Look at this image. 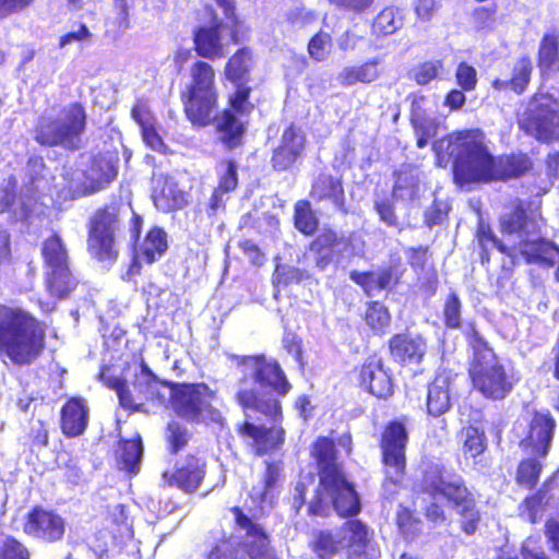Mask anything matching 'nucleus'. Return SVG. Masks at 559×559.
<instances>
[{"label": "nucleus", "mask_w": 559, "mask_h": 559, "mask_svg": "<svg viewBox=\"0 0 559 559\" xmlns=\"http://www.w3.org/2000/svg\"><path fill=\"white\" fill-rule=\"evenodd\" d=\"M432 148L439 159L452 162L453 179L461 186L507 182L533 169V160L526 153L491 155L477 130L449 133L436 141Z\"/></svg>", "instance_id": "nucleus-1"}, {"label": "nucleus", "mask_w": 559, "mask_h": 559, "mask_svg": "<svg viewBox=\"0 0 559 559\" xmlns=\"http://www.w3.org/2000/svg\"><path fill=\"white\" fill-rule=\"evenodd\" d=\"M179 100L193 129L214 126L218 141L227 151L243 145L247 126L241 116L226 109L219 111L221 92L212 63L194 60L190 64L187 81L179 90Z\"/></svg>", "instance_id": "nucleus-2"}, {"label": "nucleus", "mask_w": 559, "mask_h": 559, "mask_svg": "<svg viewBox=\"0 0 559 559\" xmlns=\"http://www.w3.org/2000/svg\"><path fill=\"white\" fill-rule=\"evenodd\" d=\"M179 100L193 129L214 126L218 141L227 151L243 145L247 126L241 116L226 109L219 111L221 92L212 63L194 60L190 64L187 81L179 90Z\"/></svg>", "instance_id": "nucleus-3"}, {"label": "nucleus", "mask_w": 559, "mask_h": 559, "mask_svg": "<svg viewBox=\"0 0 559 559\" xmlns=\"http://www.w3.org/2000/svg\"><path fill=\"white\" fill-rule=\"evenodd\" d=\"M239 389L237 400L243 408H252L267 416L281 412L274 393L286 394L290 385L278 364L264 355L237 357Z\"/></svg>", "instance_id": "nucleus-4"}, {"label": "nucleus", "mask_w": 559, "mask_h": 559, "mask_svg": "<svg viewBox=\"0 0 559 559\" xmlns=\"http://www.w3.org/2000/svg\"><path fill=\"white\" fill-rule=\"evenodd\" d=\"M313 456L320 467V481L309 502V512L328 515L334 510L340 516H352L360 511L358 496L334 460V444L320 438L313 445Z\"/></svg>", "instance_id": "nucleus-5"}, {"label": "nucleus", "mask_w": 559, "mask_h": 559, "mask_svg": "<svg viewBox=\"0 0 559 559\" xmlns=\"http://www.w3.org/2000/svg\"><path fill=\"white\" fill-rule=\"evenodd\" d=\"M39 322L21 308L0 306V350L14 364H31L44 348Z\"/></svg>", "instance_id": "nucleus-6"}, {"label": "nucleus", "mask_w": 559, "mask_h": 559, "mask_svg": "<svg viewBox=\"0 0 559 559\" xmlns=\"http://www.w3.org/2000/svg\"><path fill=\"white\" fill-rule=\"evenodd\" d=\"M466 335L474 350L469 369L474 388L486 397L503 399L513 388L512 377L473 325L468 326Z\"/></svg>", "instance_id": "nucleus-7"}, {"label": "nucleus", "mask_w": 559, "mask_h": 559, "mask_svg": "<svg viewBox=\"0 0 559 559\" xmlns=\"http://www.w3.org/2000/svg\"><path fill=\"white\" fill-rule=\"evenodd\" d=\"M424 486L431 496H441L451 503L461 516L462 530L467 535L476 532L480 514L476 508L474 495L460 476L431 471L426 474Z\"/></svg>", "instance_id": "nucleus-8"}, {"label": "nucleus", "mask_w": 559, "mask_h": 559, "mask_svg": "<svg viewBox=\"0 0 559 559\" xmlns=\"http://www.w3.org/2000/svg\"><path fill=\"white\" fill-rule=\"evenodd\" d=\"M62 119L41 121L36 128L35 141L43 146H62L70 151L79 148L81 135L86 128V111L82 103H70L62 110Z\"/></svg>", "instance_id": "nucleus-9"}, {"label": "nucleus", "mask_w": 559, "mask_h": 559, "mask_svg": "<svg viewBox=\"0 0 559 559\" xmlns=\"http://www.w3.org/2000/svg\"><path fill=\"white\" fill-rule=\"evenodd\" d=\"M143 218L133 213L129 223V237L121 235L118 224V216L110 212L108 206L95 211L88 224L90 245H115L117 241H124L128 245H140Z\"/></svg>", "instance_id": "nucleus-10"}, {"label": "nucleus", "mask_w": 559, "mask_h": 559, "mask_svg": "<svg viewBox=\"0 0 559 559\" xmlns=\"http://www.w3.org/2000/svg\"><path fill=\"white\" fill-rule=\"evenodd\" d=\"M500 231L518 239L519 245H555L542 236L540 225L530 213V204L516 199L509 204L508 212L499 217Z\"/></svg>", "instance_id": "nucleus-11"}, {"label": "nucleus", "mask_w": 559, "mask_h": 559, "mask_svg": "<svg viewBox=\"0 0 559 559\" xmlns=\"http://www.w3.org/2000/svg\"><path fill=\"white\" fill-rule=\"evenodd\" d=\"M520 129L537 141L549 144L559 140V112L549 103H542L536 95L519 118Z\"/></svg>", "instance_id": "nucleus-12"}, {"label": "nucleus", "mask_w": 559, "mask_h": 559, "mask_svg": "<svg viewBox=\"0 0 559 559\" xmlns=\"http://www.w3.org/2000/svg\"><path fill=\"white\" fill-rule=\"evenodd\" d=\"M110 386L117 391L124 407L138 408L144 401L160 400V382L143 361L135 368L131 383L115 379Z\"/></svg>", "instance_id": "nucleus-13"}, {"label": "nucleus", "mask_w": 559, "mask_h": 559, "mask_svg": "<svg viewBox=\"0 0 559 559\" xmlns=\"http://www.w3.org/2000/svg\"><path fill=\"white\" fill-rule=\"evenodd\" d=\"M407 435L400 423H391L384 430L381 440L382 460L385 467V490L389 486L397 485L405 469V445Z\"/></svg>", "instance_id": "nucleus-14"}, {"label": "nucleus", "mask_w": 559, "mask_h": 559, "mask_svg": "<svg viewBox=\"0 0 559 559\" xmlns=\"http://www.w3.org/2000/svg\"><path fill=\"white\" fill-rule=\"evenodd\" d=\"M307 135L295 122L287 124L272 148L270 164L274 171L293 170L306 156Z\"/></svg>", "instance_id": "nucleus-15"}, {"label": "nucleus", "mask_w": 559, "mask_h": 559, "mask_svg": "<svg viewBox=\"0 0 559 559\" xmlns=\"http://www.w3.org/2000/svg\"><path fill=\"white\" fill-rule=\"evenodd\" d=\"M213 392L204 384L181 385L171 392V404L175 412L187 419H203L212 413Z\"/></svg>", "instance_id": "nucleus-16"}, {"label": "nucleus", "mask_w": 559, "mask_h": 559, "mask_svg": "<svg viewBox=\"0 0 559 559\" xmlns=\"http://www.w3.org/2000/svg\"><path fill=\"white\" fill-rule=\"evenodd\" d=\"M43 255L47 265V287L58 297H64L74 286L68 266V257L64 247H44Z\"/></svg>", "instance_id": "nucleus-17"}, {"label": "nucleus", "mask_w": 559, "mask_h": 559, "mask_svg": "<svg viewBox=\"0 0 559 559\" xmlns=\"http://www.w3.org/2000/svg\"><path fill=\"white\" fill-rule=\"evenodd\" d=\"M64 531V520L58 513L43 508L29 512L24 524L27 535L48 543L61 539Z\"/></svg>", "instance_id": "nucleus-18"}, {"label": "nucleus", "mask_w": 559, "mask_h": 559, "mask_svg": "<svg viewBox=\"0 0 559 559\" xmlns=\"http://www.w3.org/2000/svg\"><path fill=\"white\" fill-rule=\"evenodd\" d=\"M192 40L193 50L199 57L198 60L210 63V61L221 60L226 56L221 21L215 20L209 25L195 27Z\"/></svg>", "instance_id": "nucleus-19"}, {"label": "nucleus", "mask_w": 559, "mask_h": 559, "mask_svg": "<svg viewBox=\"0 0 559 559\" xmlns=\"http://www.w3.org/2000/svg\"><path fill=\"white\" fill-rule=\"evenodd\" d=\"M554 429L555 420L550 414L536 412L528 424L526 435L521 440V447L534 454L546 455Z\"/></svg>", "instance_id": "nucleus-20"}, {"label": "nucleus", "mask_w": 559, "mask_h": 559, "mask_svg": "<svg viewBox=\"0 0 559 559\" xmlns=\"http://www.w3.org/2000/svg\"><path fill=\"white\" fill-rule=\"evenodd\" d=\"M238 431L258 455L272 453L284 443V430L280 427L266 429L246 421L239 426Z\"/></svg>", "instance_id": "nucleus-21"}, {"label": "nucleus", "mask_w": 559, "mask_h": 559, "mask_svg": "<svg viewBox=\"0 0 559 559\" xmlns=\"http://www.w3.org/2000/svg\"><path fill=\"white\" fill-rule=\"evenodd\" d=\"M309 197L317 203L331 202L334 207L346 214V198L342 177L320 173L311 182Z\"/></svg>", "instance_id": "nucleus-22"}, {"label": "nucleus", "mask_w": 559, "mask_h": 559, "mask_svg": "<svg viewBox=\"0 0 559 559\" xmlns=\"http://www.w3.org/2000/svg\"><path fill=\"white\" fill-rule=\"evenodd\" d=\"M360 383L378 399H388L393 394V382L381 358L371 356L360 370Z\"/></svg>", "instance_id": "nucleus-23"}, {"label": "nucleus", "mask_w": 559, "mask_h": 559, "mask_svg": "<svg viewBox=\"0 0 559 559\" xmlns=\"http://www.w3.org/2000/svg\"><path fill=\"white\" fill-rule=\"evenodd\" d=\"M534 64L528 55L518 58L512 68L510 78H496L491 81V87L497 92H512L515 95L524 94L532 81Z\"/></svg>", "instance_id": "nucleus-24"}, {"label": "nucleus", "mask_w": 559, "mask_h": 559, "mask_svg": "<svg viewBox=\"0 0 559 559\" xmlns=\"http://www.w3.org/2000/svg\"><path fill=\"white\" fill-rule=\"evenodd\" d=\"M352 531L347 522L334 530H323L313 534L310 547L318 559H333L347 544Z\"/></svg>", "instance_id": "nucleus-25"}, {"label": "nucleus", "mask_w": 559, "mask_h": 559, "mask_svg": "<svg viewBox=\"0 0 559 559\" xmlns=\"http://www.w3.org/2000/svg\"><path fill=\"white\" fill-rule=\"evenodd\" d=\"M131 118L139 124L141 136L145 145L153 151L164 153L167 145L157 131L156 117L143 99L138 100L132 107Z\"/></svg>", "instance_id": "nucleus-26"}, {"label": "nucleus", "mask_w": 559, "mask_h": 559, "mask_svg": "<svg viewBox=\"0 0 559 559\" xmlns=\"http://www.w3.org/2000/svg\"><path fill=\"white\" fill-rule=\"evenodd\" d=\"M383 73L381 60L370 58L360 63L344 67L337 74L341 86L370 85L377 82Z\"/></svg>", "instance_id": "nucleus-27"}, {"label": "nucleus", "mask_w": 559, "mask_h": 559, "mask_svg": "<svg viewBox=\"0 0 559 559\" xmlns=\"http://www.w3.org/2000/svg\"><path fill=\"white\" fill-rule=\"evenodd\" d=\"M204 476V462L195 456H188L174 473L164 472L163 480L168 485H176L186 491L198 488Z\"/></svg>", "instance_id": "nucleus-28"}, {"label": "nucleus", "mask_w": 559, "mask_h": 559, "mask_svg": "<svg viewBox=\"0 0 559 559\" xmlns=\"http://www.w3.org/2000/svg\"><path fill=\"white\" fill-rule=\"evenodd\" d=\"M234 514L239 527L245 531L243 548L247 554L252 558L265 557L269 552V538L263 530L252 523V521L243 515L239 509H234Z\"/></svg>", "instance_id": "nucleus-29"}, {"label": "nucleus", "mask_w": 559, "mask_h": 559, "mask_svg": "<svg viewBox=\"0 0 559 559\" xmlns=\"http://www.w3.org/2000/svg\"><path fill=\"white\" fill-rule=\"evenodd\" d=\"M88 423V407L81 397H72L62 407L61 429L68 437H76L84 432Z\"/></svg>", "instance_id": "nucleus-30"}, {"label": "nucleus", "mask_w": 559, "mask_h": 559, "mask_svg": "<svg viewBox=\"0 0 559 559\" xmlns=\"http://www.w3.org/2000/svg\"><path fill=\"white\" fill-rule=\"evenodd\" d=\"M393 358L402 364H417L426 353V343L420 336L397 334L390 341Z\"/></svg>", "instance_id": "nucleus-31"}, {"label": "nucleus", "mask_w": 559, "mask_h": 559, "mask_svg": "<svg viewBox=\"0 0 559 559\" xmlns=\"http://www.w3.org/2000/svg\"><path fill=\"white\" fill-rule=\"evenodd\" d=\"M253 66V50L248 46L240 47L227 59L224 67L225 78L231 84L249 83Z\"/></svg>", "instance_id": "nucleus-32"}, {"label": "nucleus", "mask_w": 559, "mask_h": 559, "mask_svg": "<svg viewBox=\"0 0 559 559\" xmlns=\"http://www.w3.org/2000/svg\"><path fill=\"white\" fill-rule=\"evenodd\" d=\"M347 530L352 534L347 540V559H372L376 555L370 544V536L367 526L360 521H347Z\"/></svg>", "instance_id": "nucleus-33"}, {"label": "nucleus", "mask_w": 559, "mask_h": 559, "mask_svg": "<svg viewBox=\"0 0 559 559\" xmlns=\"http://www.w3.org/2000/svg\"><path fill=\"white\" fill-rule=\"evenodd\" d=\"M451 377L448 373H439L428 388L427 409L433 416H440L451 406Z\"/></svg>", "instance_id": "nucleus-34"}, {"label": "nucleus", "mask_w": 559, "mask_h": 559, "mask_svg": "<svg viewBox=\"0 0 559 559\" xmlns=\"http://www.w3.org/2000/svg\"><path fill=\"white\" fill-rule=\"evenodd\" d=\"M282 467L280 463H267L263 477L252 486L250 497L252 500L263 504L271 503L274 498L275 488L281 478Z\"/></svg>", "instance_id": "nucleus-35"}, {"label": "nucleus", "mask_w": 559, "mask_h": 559, "mask_svg": "<svg viewBox=\"0 0 559 559\" xmlns=\"http://www.w3.org/2000/svg\"><path fill=\"white\" fill-rule=\"evenodd\" d=\"M404 25L402 11L394 5L384 7L372 20L371 31L377 37L392 35Z\"/></svg>", "instance_id": "nucleus-36"}, {"label": "nucleus", "mask_w": 559, "mask_h": 559, "mask_svg": "<svg viewBox=\"0 0 559 559\" xmlns=\"http://www.w3.org/2000/svg\"><path fill=\"white\" fill-rule=\"evenodd\" d=\"M469 22L475 33L488 35L499 23V5L495 2L475 7L469 15Z\"/></svg>", "instance_id": "nucleus-37"}, {"label": "nucleus", "mask_w": 559, "mask_h": 559, "mask_svg": "<svg viewBox=\"0 0 559 559\" xmlns=\"http://www.w3.org/2000/svg\"><path fill=\"white\" fill-rule=\"evenodd\" d=\"M294 227L305 236H312L319 228V219L307 199L298 200L294 204Z\"/></svg>", "instance_id": "nucleus-38"}, {"label": "nucleus", "mask_w": 559, "mask_h": 559, "mask_svg": "<svg viewBox=\"0 0 559 559\" xmlns=\"http://www.w3.org/2000/svg\"><path fill=\"white\" fill-rule=\"evenodd\" d=\"M234 91L227 95L226 110L233 111L239 116H249L254 110V104L251 102L253 88L248 83L233 84Z\"/></svg>", "instance_id": "nucleus-39"}, {"label": "nucleus", "mask_w": 559, "mask_h": 559, "mask_svg": "<svg viewBox=\"0 0 559 559\" xmlns=\"http://www.w3.org/2000/svg\"><path fill=\"white\" fill-rule=\"evenodd\" d=\"M536 61L542 71L550 70L559 61V35L556 33H545L543 35Z\"/></svg>", "instance_id": "nucleus-40"}, {"label": "nucleus", "mask_w": 559, "mask_h": 559, "mask_svg": "<svg viewBox=\"0 0 559 559\" xmlns=\"http://www.w3.org/2000/svg\"><path fill=\"white\" fill-rule=\"evenodd\" d=\"M143 447L141 438L138 433L130 439L121 440L118 456L122 467L129 472L134 471L141 461Z\"/></svg>", "instance_id": "nucleus-41"}, {"label": "nucleus", "mask_w": 559, "mask_h": 559, "mask_svg": "<svg viewBox=\"0 0 559 559\" xmlns=\"http://www.w3.org/2000/svg\"><path fill=\"white\" fill-rule=\"evenodd\" d=\"M442 70V60H425L414 66L408 72V76L417 85L426 86L432 81L439 79Z\"/></svg>", "instance_id": "nucleus-42"}, {"label": "nucleus", "mask_w": 559, "mask_h": 559, "mask_svg": "<svg viewBox=\"0 0 559 559\" xmlns=\"http://www.w3.org/2000/svg\"><path fill=\"white\" fill-rule=\"evenodd\" d=\"M365 322L374 333L384 334L390 326L391 314L384 305L372 301L367 305Z\"/></svg>", "instance_id": "nucleus-43"}, {"label": "nucleus", "mask_w": 559, "mask_h": 559, "mask_svg": "<svg viewBox=\"0 0 559 559\" xmlns=\"http://www.w3.org/2000/svg\"><path fill=\"white\" fill-rule=\"evenodd\" d=\"M409 123L416 135V146L424 148L427 146L430 139L437 135L438 123L433 118L428 116H420L409 118Z\"/></svg>", "instance_id": "nucleus-44"}, {"label": "nucleus", "mask_w": 559, "mask_h": 559, "mask_svg": "<svg viewBox=\"0 0 559 559\" xmlns=\"http://www.w3.org/2000/svg\"><path fill=\"white\" fill-rule=\"evenodd\" d=\"M463 448L465 456L475 459L486 449V438L484 431L476 427H466L462 430Z\"/></svg>", "instance_id": "nucleus-45"}, {"label": "nucleus", "mask_w": 559, "mask_h": 559, "mask_svg": "<svg viewBox=\"0 0 559 559\" xmlns=\"http://www.w3.org/2000/svg\"><path fill=\"white\" fill-rule=\"evenodd\" d=\"M166 247H131L132 263L129 269L130 275H135L140 272L143 263L151 264L156 259L160 258L165 252Z\"/></svg>", "instance_id": "nucleus-46"}, {"label": "nucleus", "mask_w": 559, "mask_h": 559, "mask_svg": "<svg viewBox=\"0 0 559 559\" xmlns=\"http://www.w3.org/2000/svg\"><path fill=\"white\" fill-rule=\"evenodd\" d=\"M523 258L528 263H538L544 265H552L556 258L559 257V247H525L521 251Z\"/></svg>", "instance_id": "nucleus-47"}, {"label": "nucleus", "mask_w": 559, "mask_h": 559, "mask_svg": "<svg viewBox=\"0 0 559 559\" xmlns=\"http://www.w3.org/2000/svg\"><path fill=\"white\" fill-rule=\"evenodd\" d=\"M332 45L331 35L326 32H317L308 41L307 51L314 61H323L328 58Z\"/></svg>", "instance_id": "nucleus-48"}, {"label": "nucleus", "mask_w": 559, "mask_h": 559, "mask_svg": "<svg viewBox=\"0 0 559 559\" xmlns=\"http://www.w3.org/2000/svg\"><path fill=\"white\" fill-rule=\"evenodd\" d=\"M330 5L338 11L352 15L361 16L371 12L376 0H326Z\"/></svg>", "instance_id": "nucleus-49"}, {"label": "nucleus", "mask_w": 559, "mask_h": 559, "mask_svg": "<svg viewBox=\"0 0 559 559\" xmlns=\"http://www.w3.org/2000/svg\"><path fill=\"white\" fill-rule=\"evenodd\" d=\"M455 83L459 88L466 92H473L478 84L477 70L466 61H461L454 72Z\"/></svg>", "instance_id": "nucleus-50"}, {"label": "nucleus", "mask_w": 559, "mask_h": 559, "mask_svg": "<svg viewBox=\"0 0 559 559\" xmlns=\"http://www.w3.org/2000/svg\"><path fill=\"white\" fill-rule=\"evenodd\" d=\"M542 471V465L535 460L523 461L519 468L516 480L520 485L532 488L538 480Z\"/></svg>", "instance_id": "nucleus-51"}, {"label": "nucleus", "mask_w": 559, "mask_h": 559, "mask_svg": "<svg viewBox=\"0 0 559 559\" xmlns=\"http://www.w3.org/2000/svg\"><path fill=\"white\" fill-rule=\"evenodd\" d=\"M112 8L116 16L109 21V25L118 35L130 27L129 4L127 0H114Z\"/></svg>", "instance_id": "nucleus-52"}, {"label": "nucleus", "mask_w": 559, "mask_h": 559, "mask_svg": "<svg viewBox=\"0 0 559 559\" xmlns=\"http://www.w3.org/2000/svg\"><path fill=\"white\" fill-rule=\"evenodd\" d=\"M223 163L225 170L219 176L218 183L215 188L231 193L238 188L237 165L234 159H225Z\"/></svg>", "instance_id": "nucleus-53"}, {"label": "nucleus", "mask_w": 559, "mask_h": 559, "mask_svg": "<svg viewBox=\"0 0 559 559\" xmlns=\"http://www.w3.org/2000/svg\"><path fill=\"white\" fill-rule=\"evenodd\" d=\"M449 209L440 200H433L424 213V222L427 226L432 227L440 225L448 219Z\"/></svg>", "instance_id": "nucleus-54"}, {"label": "nucleus", "mask_w": 559, "mask_h": 559, "mask_svg": "<svg viewBox=\"0 0 559 559\" xmlns=\"http://www.w3.org/2000/svg\"><path fill=\"white\" fill-rule=\"evenodd\" d=\"M444 320L448 328L454 329L461 322V301L455 294L449 295L444 304Z\"/></svg>", "instance_id": "nucleus-55"}, {"label": "nucleus", "mask_w": 559, "mask_h": 559, "mask_svg": "<svg viewBox=\"0 0 559 559\" xmlns=\"http://www.w3.org/2000/svg\"><path fill=\"white\" fill-rule=\"evenodd\" d=\"M0 559H28L25 547L13 538L0 542Z\"/></svg>", "instance_id": "nucleus-56"}, {"label": "nucleus", "mask_w": 559, "mask_h": 559, "mask_svg": "<svg viewBox=\"0 0 559 559\" xmlns=\"http://www.w3.org/2000/svg\"><path fill=\"white\" fill-rule=\"evenodd\" d=\"M543 501L544 495L542 491H538L523 501L520 506V511L522 514H526L527 519L534 523L542 512Z\"/></svg>", "instance_id": "nucleus-57"}, {"label": "nucleus", "mask_w": 559, "mask_h": 559, "mask_svg": "<svg viewBox=\"0 0 559 559\" xmlns=\"http://www.w3.org/2000/svg\"><path fill=\"white\" fill-rule=\"evenodd\" d=\"M465 93L467 92L462 88L454 87L449 90L443 97L442 106L450 112L462 110L467 102Z\"/></svg>", "instance_id": "nucleus-58"}, {"label": "nucleus", "mask_w": 559, "mask_h": 559, "mask_svg": "<svg viewBox=\"0 0 559 559\" xmlns=\"http://www.w3.org/2000/svg\"><path fill=\"white\" fill-rule=\"evenodd\" d=\"M374 209L380 219L388 226L395 227L399 225V218L394 211V202L391 199H383L374 203Z\"/></svg>", "instance_id": "nucleus-59"}, {"label": "nucleus", "mask_w": 559, "mask_h": 559, "mask_svg": "<svg viewBox=\"0 0 559 559\" xmlns=\"http://www.w3.org/2000/svg\"><path fill=\"white\" fill-rule=\"evenodd\" d=\"M167 439L171 450L177 451L187 443L189 435L187 429L180 426L178 423H170L168 425Z\"/></svg>", "instance_id": "nucleus-60"}, {"label": "nucleus", "mask_w": 559, "mask_h": 559, "mask_svg": "<svg viewBox=\"0 0 559 559\" xmlns=\"http://www.w3.org/2000/svg\"><path fill=\"white\" fill-rule=\"evenodd\" d=\"M35 0H0V20L17 14L29 8Z\"/></svg>", "instance_id": "nucleus-61"}, {"label": "nucleus", "mask_w": 559, "mask_h": 559, "mask_svg": "<svg viewBox=\"0 0 559 559\" xmlns=\"http://www.w3.org/2000/svg\"><path fill=\"white\" fill-rule=\"evenodd\" d=\"M438 7L437 0H416L414 11L417 19L423 22H429L436 14Z\"/></svg>", "instance_id": "nucleus-62"}, {"label": "nucleus", "mask_w": 559, "mask_h": 559, "mask_svg": "<svg viewBox=\"0 0 559 559\" xmlns=\"http://www.w3.org/2000/svg\"><path fill=\"white\" fill-rule=\"evenodd\" d=\"M350 278L360 285L367 295L371 296L374 292L380 290L377 285V273H358L352 272Z\"/></svg>", "instance_id": "nucleus-63"}, {"label": "nucleus", "mask_w": 559, "mask_h": 559, "mask_svg": "<svg viewBox=\"0 0 559 559\" xmlns=\"http://www.w3.org/2000/svg\"><path fill=\"white\" fill-rule=\"evenodd\" d=\"M209 559H241L239 552L233 549L229 540L217 545L210 554Z\"/></svg>", "instance_id": "nucleus-64"}]
</instances>
